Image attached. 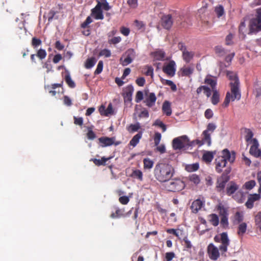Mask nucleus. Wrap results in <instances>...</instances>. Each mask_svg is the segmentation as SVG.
I'll list each match as a JSON object with an SVG mask.
<instances>
[{
    "label": "nucleus",
    "mask_w": 261,
    "mask_h": 261,
    "mask_svg": "<svg viewBox=\"0 0 261 261\" xmlns=\"http://www.w3.org/2000/svg\"><path fill=\"white\" fill-rule=\"evenodd\" d=\"M87 137L89 140H93L96 138V135L91 128H89L87 133Z\"/></svg>",
    "instance_id": "61"
},
{
    "label": "nucleus",
    "mask_w": 261,
    "mask_h": 261,
    "mask_svg": "<svg viewBox=\"0 0 261 261\" xmlns=\"http://www.w3.org/2000/svg\"><path fill=\"white\" fill-rule=\"evenodd\" d=\"M214 241L216 242L221 243V245L219 246V249L222 253L227 251V247L229 245V240L226 232H222L220 234V238L216 236L214 237Z\"/></svg>",
    "instance_id": "6"
},
{
    "label": "nucleus",
    "mask_w": 261,
    "mask_h": 261,
    "mask_svg": "<svg viewBox=\"0 0 261 261\" xmlns=\"http://www.w3.org/2000/svg\"><path fill=\"white\" fill-rule=\"evenodd\" d=\"M215 52L219 56H224L226 54L224 49L221 46H216L215 47Z\"/></svg>",
    "instance_id": "59"
},
{
    "label": "nucleus",
    "mask_w": 261,
    "mask_h": 261,
    "mask_svg": "<svg viewBox=\"0 0 261 261\" xmlns=\"http://www.w3.org/2000/svg\"><path fill=\"white\" fill-rule=\"evenodd\" d=\"M131 176L133 178H137L140 181L143 180V173L138 169H136L133 171Z\"/></svg>",
    "instance_id": "35"
},
{
    "label": "nucleus",
    "mask_w": 261,
    "mask_h": 261,
    "mask_svg": "<svg viewBox=\"0 0 261 261\" xmlns=\"http://www.w3.org/2000/svg\"><path fill=\"white\" fill-rule=\"evenodd\" d=\"M96 62V60L94 57L88 58L85 63V67L87 69H90L93 67Z\"/></svg>",
    "instance_id": "34"
},
{
    "label": "nucleus",
    "mask_w": 261,
    "mask_h": 261,
    "mask_svg": "<svg viewBox=\"0 0 261 261\" xmlns=\"http://www.w3.org/2000/svg\"><path fill=\"white\" fill-rule=\"evenodd\" d=\"M215 12L217 16L220 17L222 16L224 13V8L222 6L219 5L215 8Z\"/></svg>",
    "instance_id": "50"
},
{
    "label": "nucleus",
    "mask_w": 261,
    "mask_h": 261,
    "mask_svg": "<svg viewBox=\"0 0 261 261\" xmlns=\"http://www.w3.org/2000/svg\"><path fill=\"white\" fill-rule=\"evenodd\" d=\"M63 82L62 81L60 84H53L51 86L47 85L45 86V89L52 96H54L56 95L57 92L55 90L57 87H61L62 86Z\"/></svg>",
    "instance_id": "24"
},
{
    "label": "nucleus",
    "mask_w": 261,
    "mask_h": 261,
    "mask_svg": "<svg viewBox=\"0 0 261 261\" xmlns=\"http://www.w3.org/2000/svg\"><path fill=\"white\" fill-rule=\"evenodd\" d=\"M110 159V158H106L105 157H102L101 160L97 159H91L90 161H92L95 165L99 166L101 165H105L106 162L108 161Z\"/></svg>",
    "instance_id": "31"
},
{
    "label": "nucleus",
    "mask_w": 261,
    "mask_h": 261,
    "mask_svg": "<svg viewBox=\"0 0 261 261\" xmlns=\"http://www.w3.org/2000/svg\"><path fill=\"white\" fill-rule=\"evenodd\" d=\"M134 91L133 87L128 86L123 93V98L125 102H130L132 100V95Z\"/></svg>",
    "instance_id": "21"
},
{
    "label": "nucleus",
    "mask_w": 261,
    "mask_h": 261,
    "mask_svg": "<svg viewBox=\"0 0 261 261\" xmlns=\"http://www.w3.org/2000/svg\"><path fill=\"white\" fill-rule=\"evenodd\" d=\"M227 76L230 81V86L231 93L227 92L226 95L223 105L225 107L228 106L230 101H233L235 100H240L241 94L240 90V82L237 74L232 71L227 72Z\"/></svg>",
    "instance_id": "1"
},
{
    "label": "nucleus",
    "mask_w": 261,
    "mask_h": 261,
    "mask_svg": "<svg viewBox=\"0 0 261 261\" xmlns=\"http://www.w3.org/2000/svg\"><path fill=\"white\" fill-rule=\"evenodd\" d=\"M194 71V68L191 67H183L181 69V75L190 76Z\"/></svg>",
    "instance_id": "33"
},
{
    "label": "nucleus",
    "mask_w": 261,
    "mask_h": 261,
    "mask_svg": "<svg viewBox=\"0 0 261 261\" xmlns=\"http://www.w3.org/2000/svg\"><path fill=\"white\" fill-rule=\"evenodd\" d=\"M141 127L140 124L139 123L137 122L136 124H130L127 128V130L130 133H133L137 131Z\"/></svg>",
    "instance_id": "47"
},
{
    "label": "nucleus",
    "mask_w": 261,
    "mask_h": 261,
    "mask_svg": "<svg viewBox=\"0 0 261 261\" xmlns=\"http://www.w3.org/2000/svg\"><path fill=\"white\" fill-rule=\"evenodd\" d=\"M97 4L96 6L91 10V15L93 16L96 19L102 20L103 19V15L102 11L101 9V3L99 1H97Z\"/></svg>",
    "instance_id": "14"
},
{
    "label": "nucleus",
    "mask_w": 261,
    "mask_h": 261,
    "mask_svg": "<svg viewBox=\"0 0 261 261\" xmlns=\"http://www.w3.org/2000/svg\"><path fill=\"white\" fill-rule=\"evenodd\" d=\"M153 57L156 60L162 61L164 60L165 57V53L162 50H158L154 51L153 53Z\"/></svg>",
    "instance_id": "30"
},
{
    "label": "nucleus",
    "mask_w": 261,
    "mask_h": 261,
    "mask_svg": "<svg viewBox=\"0 0 261 261\" xmlns=\"http://www.w3.org/2000/svg\"><path fill=\"white\" fill-rule=\"evenodd\" d=\"M142 132H140L137 134L135 135L132 140L130 141L129 144L130 146L135 147L139 142L140 139L142 138Z\"/></svg>",
    "instance_id": "27"
},
{
    "label": "nucleus",
    "mask_w": 261,
    "mask_h": 261,
    "mask_svg": "<svg viewBox=\"0 0 261 261\" xmlns=\"http://www.w3.org/2000/svg\"><path fill=\"white\" fill-rule=\"evenodd\" d=\"M256 182L254 180H251L247 181L244 184V187L247 190H251L253 187H255Z\"/></svg>",
    "instance_id": "51"
},
{
    "label": "nucleus",
    "mask_w": 261,
    "mask_h": 261,
    "mask_svg": "<svg viewBox=\"0 0 261 261\" xmlns=\"http://www.w3.org/2000/svg\"><path fill=\"white\" fill-rule=\"evenodd\" d=\"M154 125L158 126L159 127H161L163 130V132H165L166 130V125L160 120H156L154 123Z\"/></svg>",
    "instance_id": "55"
},
{
    "label": "nucleus",
    "mask_w": 261,
    "mask_h": 261,
    "mask_svg": "<svg viewBox=\"0 0 261 261\" xmlns=\"http://www.w3.org/2000/svg\"><path fill=\"white\" fill-rule=\"evenodd\" d=\"M111 55V51L108 49H102L99 53V56H104L107 58L110 57Z\"/></svg>",
    "instance_id": "56"
},
{
    "label": "nucleus",
    "mask_w": 261,
    "mask_h": 261,
    "mask_svg": "<svg viewBox=\"0 0 261 261\" xmlns=\"http://www.w3.org/2000/svg\"><path fill=\"white\" fill-rule=\"evenodd\" d=\"M175 257V254L173 252H169L165 254V258L166 261H171Z\"/></svg>",
    "instance_id": "63"
},
{
    "label": "nucleus",
    "mask_w": 261,
    "mask_h": 261,
    "mask_svg": "<svg viewBox=\"0 0 261 261\" xmlns=\"http://www.w3.org/2000/svg\"><path fill=\"white\" fill-rule=\"evenodd\" d=\"M217 126L214 123H209L206 129L203 131L201 134V139H196L190 142L189 146H192L197 145L200 147L204 144H206L208 146H210L212 144L211 134L216 129Z\"/></svg>",
    "instance_id": "3"
},
{
    "label": "nucleus",
    "mask_w": 261,
    "mask_h": 261,
    "mask_svg": "<svg viewBox=\"0 0 261 261\" xmlns=\"http://www.w3.org/2000/svg\"><path fill=\"white\" fill-rule=\"evenodd\" d=\"M42 44V41L40 39L36 37H33L32 39L31 45L34 48H37Z\"/></svg>",
    "instance_id": "43"
},
{
    "label": "nucleus",
    "mask_w": 261,
    "mask_h": 261,
    "mask_svg": "<svg viewBox=\"0 0 261 261\" xmlns=\"http://www.w3.org/2000/svg\"><path fill=\"white\" fill-rule=\"evenodd\" d=\"M249 30L250 33H255L261 31V9L257 10L256 17L250 20Z\"/></svg>",
    "instance_id": "4"
},
{
    "label": "nucleus",
    "mask_w": 261,
    "mask_h": 261,
    "mask_svg": "<svg viewBox=\"0 0 261 261\" xmlns=\"http://www.w3.org/2000/svg\"><path fill=\"white\" fill-rule=\"evenodd\" d=\"M121 40L120 37H115L111 39H109L108 42L109 44H116L119 43Z\"/></svg>",
    "instance_id": "62"
},
{
    "label": "nucleus",
    "mask_w": 261,
    "mask_h": 261,
    "mask_svg": "<svg viewBox=\"0 0 261 261\" xmlns=\"http://www.w3.org/2000/svg\"><path fill=\"white\" fill-rule=\"evenodd\" d=\"M174 173V169L171 165L164 163L156 164L153 170L154 178L160 182L169 181Z\"/></svg>",
    "instance_id": "2"
},
{
    "label": "nucleus",
    "mask_w": 261,
    "mask_h": 261,
    "mask_svg": "<svg viewBox=\"0 0 261 261\" xmlns=\"http://www.w3.org/2000/svg\"><path fill=\"white\" fill-rule=\"evenodd\" d=\"M235 221L237 222V223H241L243 220V216L241 214L237 212L235 214Z\"/></svg>",
    "instance_id": "64"
},
{
    "label": "nucleus",
    "mask_w": 261,
    "mask_h": 261,
    "mask_svg": "<svg viewBox=\"0 0 261 261\" xmlns=\"http://www.w3.org/2000/svg\"><path fill=\"white\" fill-rule=\"evenodd\" d=\"M161 134L159 133H155L154 136V143L155 146H158L161 139Z\"/></svg>",
    "instance_id": "57"
},
{
    "label": "nucleus",
    "mask_w": 261,
    "mask_h": 261,
    "mask_svg": "<svg viewBox=\"0 0 261 261\" xmlns=\"http://www.w3.org/2000/svg\"><path fill=\"white\" fill-rule=\"evenodd\" d=\"M234 199L239 203H242L244 202L243 194L242 192H237L233 196Z\"/></svg>",
    "instance_id": "44"
},
{
    "label": "nucleus",
    "mask_w": 261,
    "mask_h": 261,
    "mask_svg": "<svg viewBox=\"0 0 261 261\" xmlns=\"http://www.w3.org/2000/svg\"><path fill=\"white\" fill-rule=\"evenodd\" d=\"M189 180L193 182L195 185H198L200 182V178L199 175L196 174H192L189 176Z\"/></svg>",
    "instance_id": "38"
},
{
    "label": "nucleus",
    "mask_w": 261,
    "mask_h": 261,
    "mask_svg": "<svg viewBox=\"0 0 261 261\" xmlns=\"http://www.w3.org/2000/svg\"><path fill=\"white\" fill-rule=\"evenodd\" d=\"M185 187V182L179 179H173L166 185L167 189L173 192L181 191Z\"/></svg>",
    "instance_id": "8"
},
{
    "label": "nucleus",
    "mask_w": 261,
    "mask_h": 261,
    "mask_svg": "<svg viewBox=\"0 0 261 261\" xmlns=\"http://www.w3.org/2000/svg\"><path fill=\"white\" fill-rule=\"evenodd\" d=\"M210 222L214 226L218 225L219 220L218 216L215 214H212L208 215Z\"/></svg>",
    "instance_id": "29"
},
{
    "label": "nucleus",
    "mask_w": 261,
    "mask_h": 261,
    "mask_svg": "<svg viewBox=\"0 0 261 261\" xmlns=\"http://www.w3.org/2000/svg\"><path fill=\"white\" fill-rule=\"evenodd\" d=\"M103 63L102 61H99L97 66V68L94 71V74H99L102 72L103 69Z\"/></svg>",
    "instance_id": "53"
},
{
    "label": "nucleus",
    "mask_w": 261,
    "mask_h": 261,
    "mask_svg": "<svg viewBox=\"0 0 261 261\" xmlns=\"http://www.w3.org/2000/svg\"><path fill=\"white\" fill-rule=\"evenodd\" d=\"M183 242H184L183 244L185 248L184 250L189 251L192 247L191 242L188 240L187 237H185L183 239Z\"/></svg>",
    "instance_id": "46"
},
{
    "label": "nucleus",
    "mask_w": 261,
    "mask_h": 261,
    "mask_svg": "<svg viewBox=\"0 0 261 261\" xmlns=\"http://www.w3.org/2000/svg\"><path fill=\"white\" fill-rule=\"evenodd\" d=\"M189 139L186 136H182L179 138H176L172 141V146L174 149H181L184 148L186 144L189 145L190 143Z\"/></svg>",
    "instance_id": "10"
},
{
    "label": "nucleus",
    "mask_w": 261,
    "mask_h": 261,
    "mask_svg": "<svg viewBox=\"0 0 261 261\" xmlns=\"http://www.w3.org/2000/svg\"><path fill=\"white\" fill-rule=\"evenodd\" d=\"M113 114V109L112 105L111 103L109 104L107 108L106 109L105 112H104V116H109L110 115Z\"/></svg>",
    "instance_id": "58"
},
{
    "label": "nucleus",
    "mask_w": 261,
    "mask_h": 261,
    "mask_svg": "<svg viewBox=\"0 0 261 261\" xmlns=\"http://www.w3.org/2000/svg\"><path fill=\"white\" fill-rule=\"evenodd\" d=\"M236 153L234 151H232L230 152L228 149L226 148L221 151V153L220 156L223 158V159H225L226 163L227 162H228L232 164L236 160Z\"/></svg>",
    "instance_id": "12"
},
{
    "label": "nucleus",
    "mask_w": 261,
    "mask_h": 261,
    "mask_svg": "<svg viewBox=\"0 0 261 261\" xmlns=\"http://www.w3.org/2000/svg\"><path fill=\"white\" fill-rule=\"evenodd\" d=\"M162 26L166 30H169L173 24V20L170 14L164 15L162 17L161 20Z\"/></svg>",
    "instance_id": "17"
},
{
    "label": "nucleus",
    "mask_w": 261,
    "mask_h": 261,
    "mask_svg": "<svg viewBox=\"0 0 261 261\" xmlns=\"http://www.w3.org/2000/svg\"><path fill=\"white\" fill-rule=\"evenodd\" d=\"M162 82L163 84L170 86L171 89L173 91L177 90L176 86L172 81L168 80H162Z\"/></svg>",
    "instance_id": "42"
},
{
    "label": "nucleus",
    "mask_w": 261,
    "mask_h": 261,
    "mask_svg": "<svg viewBox=\"0 0 261 261\" xmlns=\"http://www.w3.org/2000/svg\"><path fill=\"white\" fill-rule=\"evenodd\" d=\"M238 189L239 186L237 185V184L233 181H231L229 182L226 188V194L228 196H230L231 195L234 194Z\"/></svg>",
    "instance_id": "23"
},
{
    "label": "nucleus",
    "mask_w": 261,
    "mask_h": 261,
    "mask_svg": "<svg viewBox=\"0 0 261 261\" xmlns=\"http://www.w3.org/2000/svg\"><path fill=\"white\" fill-rule=\"evenodd\" d=\"M217 210L218 211L219 215L221 217L220 224L222 227L226 228L228 227V211L227 208L225 207L222 204H219L217 206Z\"/></svg>",
    "instance_id": "5"
},
{
    "label": "nucleus",
    "mask_w": 261,
    "mask_h": 261,
    "mask_svg": "<svg viewBox=\"0 0 261 261\" xmlns=\"http://www.w3.org/2000/svg\"><path fill=\"white\" fill-rule=\"evenodd\" d=\"M226 163L225 159H223L220 156H218L215 160L216 171L218 173H221L223 170V168L226 167Z\"/></svg>",
    "instance_id": "20"
},
{
    "label": "nucleus",
    "mask_w": 261,
    "mask_h": 261,
    "mask_svg": "<svg viewBox=\"0 0 261 261\" xmlns=\"http://www.w3.org/2000/svg\"><path fill=\"white\" fill-rule=\"evenodd\" d=\"M65 81L68 86L71 88H74L75 87V84L74 81L71 79L70 74L68 73L65 76Z\"/></svg>",
    "instance_id": "39"
},
{
    "label": "nucleus",
    "mask_w": 261,
    "mask_h": 261,
    "mask_svg": "<svg viewBox=\"0 0 261 261\" xmlns=\"http://www.w3.org/2000/svg\"><path fill=\"white\" fill-rule=\"evenodd\" d=\"M205 83L211 86L213 90H216V82L211 78H206L205 80Z\"/></svg>",
    "instance_id": "49"
},
{
    "label": "nucleus",
    "mask_w": 261,
    "mask_h": 261,
    "mask_svg": "<svg viewBox=\"0 0 261 261\" xmlns=\"http://www.w3.org/2000/svg\"><path fill=\"white\" fill-rule=\"evenodd\" d=\"M153 165V162L148 158L143 160V166L144 169H151Z\"/></svg>",
    "instance_id": "37"
},
{
    "label": "nucleus",
    "mask_w": 261,
    "mask_h": 261,
    "mask_svg": "<svg viewBox=\"0 0 261 261\" xmlns=\"http://www.w3.org/2000/svg\"><path fill=\"white\" fill-rule=\"evenodd\" d=\"M219 250V248H218L213 243L208 244L207 247L206 252L210 259L214 261L217 260L220 256Z\"/></svg>",
    "instance_id": "9"
},
{
    "label": "nucleus",
    "mask_w": 261,
    "mask_h": 261,
    "mask_svg": "<svg viewBox=\"0 0 261 261\" xmlns=\"http://www.w3.org/2000/svg\"><path fill=\"white\" fill-rule=\"evenodd\" d=\"M144 68L146 69L145 74L147 76H151L152 77L153 75V68L152 67L146 65Z\"/></svg>",
    "instance_id": "54"
},
{
    "label": "nucleus",
    "mask_w": 261,
    "mask_h": 261,
    "mask_svg": "<svg viewBox=\"0 0 261 261\" xmlns=\"http://www.w3.org/2000/svg\"><path fill=\"white\" fill-rule=\"evenodd\" d=\"M228 181V178L225 177L224 175H221L218 178L216 186L217 191L218 192H224L226 184Z\"/></svg>",
    "instance_id": "15"
},
{
    "label": "nucleus",
    "mask_w": 261,
    "mask_h": 261,
    "mask_svg": "<svg viewBox=\"0 0 261 261\" xmlns=\"http://www.w3.org/2000/svg\"><path fill=\"white\" fill-rule=\"evenodd\" d=\"M199 164L196 163L193 164L187 165L186 166V170L188 172H194L197 171L199 169Z\"/></svg>",
    "instance_id": "40"
},
{
    "label": "nucleus",
    "mask_w": 261,
    "mask_h": 261,
    "mask_svg": "<svg viewBox=\"0 0 261 261\" xmlns=\"http://www.w3.org/2000/svg\"><path fill=\"white\" fill-rule=\"evenodd\" d=\"M145 96L146 97L144 102L148 107H153L155 105L156 100L155 94L153 92L148 93V94L146 93Z\"/></svg>",
    "instance_id": "19"
},
{
    "label": "nucleus",
    "mask_w": 261,
    "mask_h": 261,
    "mask_svg": "<svg viewBox=\"0 0 261 261\" xmlns=\"http://www.w3.org/2000/svg\"><path fill=\"white\" fill-rule=\"evenodd\" d=\"M245 133L246 134L245 140L246 141L248 142L252 138L253 134L252 132L248 128H245Z\"/></svg>",
    "instance_id": "52"
},
{
    "label": "nucleus",
    "mask_w": 261,
    "mask_h": 261,
    "mask_svg": "<svg viewBox=\"0 0 261 261\" xmlns=\"http://www.w3.org/2000/svg\"><path fill=\"white\" fill-rule=\"evenodd\" d=\"M175 63L174 61H170L167 65L163 67V71L167 75L173 76L175 73Z\"/></svg>",
    "instance_id": "13"
},
{
    "label": "nucleus",
    "mask_w": 261,
    "mask_h": 261,
    "mask_svg": "<svg viewBox=\"0 0 261 261\" xmlns=\"http://www.w3.org/2000/svg\"><path fill=\"white\" fill-rule=\"evenodd\" d=\"M115 137L109 138L108 137H101L98 139L100 145L102 147L110 146L113 144L117 146L120 143V142H115Z\"/></svg>",
    "instance_id": "11"
},
{
    "label": "nucleus",
    "mask_w": 261,
    "mask_h": 261,
    "mask_svg": "<svg viewBox=\"0 0 261 261\" xmlns=\"http://www.w3.org/2000/svg\"><path fill=\"white\" fill-rule=\"evenodd\" d=\"M47 55V53L45 49L40 48L38 50L36 54V56L38 57L40 60H43L45 58Z\"/></svg>",
    "instance_id": "48"
},
{
    "label": "nucleus",
    "mask_w": 261,
    "mask_h": 261,
    "mask_svg": "<svg viewBox=\"0 0 261 261\" xmlns=\"http://www.w3.org/2000/svg\"><path fill=\"white\" fill-rule=\"evenodd\" d=\"M260 195L259 194H250L247 201L245 203V206L249 209H251L254 206V202L259 200Z\"/></svg>",
    "instance_id": "18"
},
{
    "label": "nucleus",
    "mask_w": 261,
    "mask_h": 261,
    "mask_svg": "<svg viewBox=\"0 0 261 261\" xmlns=\"http://www.w3.org/2000/svg\"><path fill=\"white\" fill-rule=\"evenodd\" d=\"M130 211L128 212L127 214H125L124 213V208L120 209L119 208H117L116 210L115 213H113L111 214V217L112 218L115 219L117 218H120L121 217H125L127 214L130 213Z\"/></svg>",
    "instance_id": "26"
},
{
    "label": "nucleus",
    "mask_w": 261,
    "mask_h": 261,
    "mask_svg": "<svg viewBox=\"0 0 261 261\" xmlns=\"http://www.w3.org/2000/svg\"><path fill=\"white\" fill-rule=\"evenodd\" d=\"M247 224L245 222L241 223L238 228V234L240 236H243L246 231L247 230Z\"/></svg>",
    "instance_id": "32"
},
{
    "label": "nucleus",
    "mask_w": 261,
    "mask_h": 261,
    "mask_svg": "<svg viewBox=\"0 0 261 261\" xmlns=\"http://www.w3.org/2000/svg\"><path fill=\"white\" fill-rule=\"evenodd\" d=\"M205 205V201L197 199L193 201L190 206L192 213L197 214Z\"/></svg>",
    "instance_id": "16"
},
{
    "label": "nucleus",
    "mask_w": 261,
    "mask_h": 261,
    "mask_svg": "<svg viewBox=\"0 0 261 261\" xmlns=\"http://www.w3.org/2000/svg\"><path fill=\"white\" fill-rule=\"evenodd\" d=\"M182 58L186 63H189L193 59L194 56V53L193 51H185L182 53Z\"/></svg>",
    "instance_id": "28"
},
{
    "label": "nucleus",
    "mask_w": 261,
    "mask_h": 261,
    "mask_svg": "<svg viewBox=\"0 0 261 261\" xmlns=\"http://www.w3.org/2000/svg\"><path fill=\"white\" fill-rule=\"evenodd\" d=\"M136 52L133 48L128 49L122 55L120 61L122 66H127L130 64L136 57Z\"/></svg>",
    "instance_id": "7"
},
{
    "label": "nucleus",
    "mask_w": 261,
    "mask_h": 261,
    "mask_svg": "<svg viewBox=\"0 0 261 261\" xmlns=\"http://www.w3.org/2000/svg\"><path fill=\"white\" fill-rule=\"evenodd\" d=\"M213 91V94L212 97V102L213 105H217L219 101V94L217 90Z\"/></svg>",
    "instance_id": "45"
},
{
    "label": "nucleus",
    "mask_w": 261,
    "mask_h": 261,
    "mask_svg": "<svg viewBox=\"0 0 261 261\" xmlns=\"http://www.w3.org/2000/svg\"><path fill=\"white\" fill-rule=\"evenodd\" d=\"M162 111L167 116H170L172 114L171 103L168 101H165L162 106Z\"/></svg>",
    "instance_id": "25"
},
{
    "label": "nucleus",
    "mask_w": 261,
    "mask_h": 261,
    "mask_svg": "<svg viewBox=\"0 0 261 261\" xmlns=\"http://www.w3.org/2000/svg\"><path fill=\"white\" fill-rule=\"evenodd\" d=\"M258 143L256 139L253 140V144L250 147V153L255 157L261 155V151L258 148Z\"/></svg>",
    "instance_id": "22"
},
{
    "label": "nucleus",
    "mask_w": 261,
    "mask_h": 261,
    "mask_svg": "<svg viewBox=\"0 0 261 261\" xmlns=\"http://www.w3.org/2000/svg\"><path fill=\"white\" fill-rule=\"evenodd\" d=\"M214 158L213 154L212 152L206 151L202 156V159L206 162H211Z\"/></svg>",
    "instance_id": "41"
},
{
    "label": "nucleus",
    "mask_w": 261,
    "mask_h": 261,
    "mask_svg": "<svg viewBox=\"0 0 261 261\" xmlns=\"http://www.w3.org/2000/svg\"><path fill=\"white\" fill-rule=\"evenodd\" d=\"M149 112L147 109L145 108H144L141 112L140 113V114L138 115V117L141 118H148L149 117Z\"/></svg>",
    "instance_id": "60"
},
{
    "label": "nucleus",
    "mask_w": 261,
    "mask_h": 261,
    "mask_svg": "<svg viewBox=\"0 0 261 261\" xmlns=\"http://www.w3.org/2000/svg\"><path fill=\"white\" fill-rule=\"evenodd\" d=\"M255 224L256 228L261 232V211L257 213L254 217Z\"/></svg>",
    "instance_id": "36"
}]
</instances>
